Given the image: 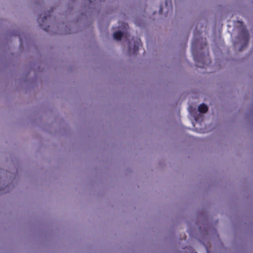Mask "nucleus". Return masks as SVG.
Listing matches in <instances>:
<instances>
[{"label":"nucleus","mask_w":253,"mask_h":253,"mask_svg":"<svg viewBox=\"0 0 253 253\" xmlns=\"http://www.w3.org/2000/svg\"><path fill=\"white\" fill-rule=\"evenodd\" d=\"M243 48V45H242V46H241V49L240 50H241L242 49V48Z\"/></svg>","instance_id":"nucleus-9"},{"label":"nucleus","mask_w":253,"mask_h":253,"mask_svg":"<svg viewBox=\"0 0 253 253\" xmlns=\"http://www.w3.org/2000/svg\"><path fill=\"white\" fill-rule=\"evenodd\" d=\"M123 37V33L121 31H117L116 32H115L113 35L114 38L118 41L121 40Z\"/></svg>","instance_id":"nucleus-6"},{"label":"nucleus","mask_w":253,"mask_h":253,"mask_svg":"<svg viewBox=\"0 0 253 253\" xmlns=\"http://www.w3.org/2000/svg\"><path fill=\"white\" fill-rule=\"evenodd\" d=\"M49 16H50L49 15H47L46 16H44L43 17L41 20V21L40 20V17L38 18V20L39 22L40 27L46 32L48 31L49 26L48 25L47 26H44V23L47 19L48 17Z\"/></svg>","instance_id":"nucleus-2"},{"label":"nucleus","mask_w":253,"mask_h":253,"mask_svg":"<svg viewBox=\"0 0 253 253\" xmlns=\"http://www.w3.org/2000/svg\"><path fill=\"white\" fill-rule=\"evenodd\" d=\"M244 34H245V39L246 41L245 46L246 47L248 43V42H249V34L247 31L245 32Z\"/></svg>","instance_id":"nucleus-7"},{"label":"nucleus","mask_w":253,"mask_h":253,"mask_svg":"<svg viewBox=\"0 0 253 253\" xmlns=\"http://www.w3.org/2000/svg\"><path fill=\"white\" fill-rule=\"evenodd\" d=\"M162 11H163V8L162 7V6H161L160 8V10H159V11H160V13H162Z\"/></svg>","instance_id":"nucleus-8"},{"label":"nucleus","mask_w":253,"mask_h":253,"mask_svg":"<svg viewBox=\"0 0 253 253\" xmlns=\"http://www.w3.org/2000/svg\"><path fill=\"white\" fill-rule=\"evenodd\" d=\"M208 110V107L207 105L205 104H201L198 107V111L200 113H206Z\"/></svg>","instance_id":"nucleus-5"},{"label":"nucleus","mask_w":253,"mask_h":253,"mask_svg":"<svg viewBox=\"0 0 253 253\" xmlns=\"http://www.w3.org/2000/svg\"><path fill=\"white\" fill-rule=\"evenodd\" d=\"M194 59L198 67L205 68L206 65L208 64V63H211L208 56L206 55H201L199 57H197L194 54Z\"/></svg>","instance_id":"nucleus-1"},{"label":"nucleus","mask_w":253,"mask_h":253,"mask_svg":"<svg viewBox=\"0 0 253 253\" xmlns=\"http://www.w3.org/2000/svg\"><path fill=\"white\" fill-rule=\"evenodd\" d=\"M141 45L140 39H136L134 42L133 48V54L136 55L138 51L139 46Z\"/></svg>","instance_id":"nucleus-3"},{"label":"nucleus","mask_w":253,"mask_h":253,"mask_svg":"<svg viewBox=\"0 0 253 253\" xmlns=\"http://www.w3.org/2000/svg\"><path fill=\"white\" fill-rule=\"evenodd\" d=\"M200 35H201V33H199L198 31H195L194 33V40L192 42V47L193 48L195 47L197 44L199 43V39L198 37L200 36Z\"/></svg>","instance_id":"nucleus-4"}]
</instances>
